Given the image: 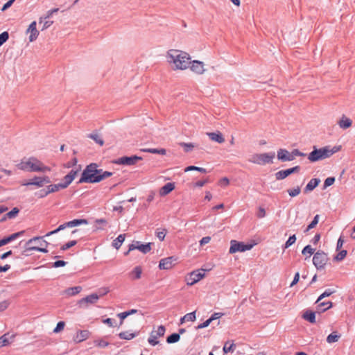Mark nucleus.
I'll list each match as a JSON object with an SVG mask.
<instances>
[{
    "label": "nucleus",
    "mask_w": 355,
    "mask_h": 355,
    "mask_svg": "<svg viewBox=\"0 0 355 355\" xmlns=\"http://www.w3.org/2000/svg\"><path fill=\"white\" fill-rule=\"evenodd\" d=\"M112 175V173L98 168L96 163H91L83 170L78 184L98 183Z\"/></svg>",
    "instance_id": "1"
},
{
    "label": "nucleus",
    "mask_w": 355,
    "mask_h": 355,
    "mask_svg": "<svg viewBox=\"0 0 355 355\" xmlns=\"http://www.w3.org/2000/svg\"><path fill=\"white\" fill-rule=\"evenodd\" d=\"M168 61L175 64V69L184 70L188 68L191 62L189 55L182 51L171 49L167 53Z\"/></svg>",
    "instance_id": "2"
},
{
    "label": "nucleus",
    "mask_w": 355,
    "mask_h": 355,
    "mask_svg": "<svg viewBox=\"0 0 355 355\" xmlns=\"http://www.w3.org/2000/svg\"><path fill=\"white\" fill-rule=\"evenodd\" d=\"M18 168L26 171H44L46 167L44 166L42 162L30 158L26 161H21L17 164Z\"/></svg>",
    "instance_id": "3"
},
{
    "label": "nucleus",
    "mask_w": 355,
    "mask_h": 355,
    "mask_svg": "<svg viewBox=\"0 0 355 355\" xmlns=\"http://www.w3.org/2000/svg\"><path fill=\"white\" fill-rule=\"evenodd\" d=\"M341 146H326L320 148L313 146V150L308 153V155H332L338 152Z\"/></svg>",
    "instance_id": "4"
},
{
    "label": "nucleus",
    "mask_w": 355,
    "mask_h": 355,
    "mask_svg": "<svg viewBox=\"0 0 355 355\" xmlns=\"http://www.w3.org/2000/svg\"><path fill=\"white\" fill-rule=\"evenodd\" d=\"M328 260L327 254L321 250L316 252L313 257V263L318 270L323 269Z\"/></svg>",
    "instance_id": "5"
},
{
    "label": "nucleus",
    "mask_w": 355,
    "mask_h": 355,
    "mask_svg": "<svg viewBox=\"0 0 355 355\" xmlns=\"http://www.w3.org/2000/svg\"><path fill=\"white\" fill-rule=\"evenodd\" d=\"M252 247L253 245L252 244H245L243 242L232 240L230 242L229 252L230 254H234L238 252H243L251 250Z\"/></svg>",
    "instance_id": "6"
},
{
    "label": "nucleus",
    "mask_w": 355,
    "mask_h": 355,
    "mask_svg": "<svg viewBox=\"0 0 355 355\" xmlns=\"http://www.w3.org/2000/svg\"><path fill=\"white\" fill-rule=\"evenodd\" d=\"M205 271L204 269H200L190 272L189 277L186 278L187 284L192 286L199 282L204 277Z\"/></svg>",
    "instance_id": "7"
},
{
    "label": "nucleus",
    "mask_w": 355,
    "mask_h": 355,
    "mask_svg": "<svg viewBox=\"0 0 355 355\" xmlns=\"http://www.w3.org/2000/svg\"><path fill=\"white\" fill-rule=\"evenodd\" d=\"M165 327L163 325H160L158 327L157 331H153L150 333V337L148 339V342L152 346H155L159 343L157 338L159 337H162L165 334Z\"/></svg>",
    "instance_id": "8"
},
{
    "label": "nucleus",
    "mask_w": 355,
    "mask_h": 355,
    "mask_svg": "<svg viewBox=\"0 0 355 355\" xmlns=\"http://www.w3.org/2000/svg\"><path fill=\"white\" fill-rule=\"evenodd\" d=\"M136 249L139 250L144 254H146L151 250V243L142 244L140 241H135L134 243L129 245L128 251H132Z\"/></svg>",
    "instance_id": "9"
},
{
    "label": "nucleus",
    "mask_w": 355,
    "mask_h": 355,
    "mask_svg": "<svg viewBox=\"0 0 355 355\" xmlns=\"http://www.w3.org/2000/svg\"><path fill=\"white\" fill-rule=\"evenodd\" d=\"M176 261L177 258L173 256L162 259L159 261V268L161 270H169L175 266Z\"/></svg>",
    "instance_id": "10"
},
{
    "label": "nucleus",
    "mask_w": 355,
    "mask_h": 355,
    "mask_svg": "<svg viewBox=\"0 0 355 355\" xmlns=\"http://www.w3.org/2000/svg\"><path fill=\"white\" fill-rule=\"evenodd\" d=\"M50 179L48 177H34L28 182L24 183L23 185L28 186V185H35L37 187H42L44 184H49L50 182Z\"/></svg>",
    "instance_id": "11"
},
{
    "label": "nucleus",
    "mask_w": 355,
    "mask_h": 355,
    "mask_svg": "<svg viewBox=\"0 0 355 355\" xmlns=\"http://www.w3.org/2000/svg\"><path fill=\"white\" fill-rule=\"evenodd\" d=\"M143 157H121V158L113 161L117 164L131 166L135 164L138 161L141 160Z\"/></svg>",
    "instance_id": "12"
},
{
    "label": "nucleus",
    "mask_w": 355,
    "mask_h": 355,
    "mask_svg": "<svg viewBox=\"0 0 355 355\" xmlns=\"http://www.w3.org/2000/svg\"><path fill=\"white\" fill-rule=\"evenodd\" d=\"M300 170V166H296L295 167L288 168L286 170H282L275 173V178L277 180H283L290 175L291 174L298 172Z\"/></svg>",
    "instance_id": "13"
},
{
    "label": "nucleus",
    "mask_w": 355,
    "mask_h": 355,
    "mask_svg": "<svg viewBox=\"0 0 355 355\" xmlns=\"http://www.w3.org/2000/svg\"><path fill=\"white\" fill-rule=\"evenodd\" d=\"M98 299L99 295L98 294L92 293L91 295L86 296L85 297L80 299L78 302V304L80 306L83 305H87L88 304H94L97 302Z\"/></svg>",
    "instance_id": "14"
},
{
    "label": "nucleus",
    "mask_w": 355,
    "mask_h": 355,
    "mask_svg": "<svg viewBox=\"0 0 355 355\" xmlns=\"http://www.w3.org/2000/svg\"><path fill=\"white\" fill-rule=\"evenodd\" d=\"M191 65L190 66L191 70L197 73V74H202L205 72L204 69V63L199 60H193L190 63Z\"/></svg>",
    "instance_id": "15"
},
{
    "label": "nucleus",
    "mask_w": 355,
    "mask_h": 355,
    "mask_svg": "<svg viewBox=\"0 0 355 355\" xmlns=\"http://www.w3.org/2000/svg\"><path fill=\"white\" fill-rule=\"evenodd\" d=\"M89 331L88 330H79L73 336V340L75 343H79L87 340L89 336Z\"/></svg>",
    "instance_id": "16"
},
{
    "label": "nucleus",
    "mask_w": 355,
    "mask_h": 355,
    "mask_svg": "<svg viewBox=\"0 0 355 355\" xmlns=\"http://www.w3.org/2000/svg\"><path fill=\"white\" fill-rule=\"evenodd\" d=\"M36 26H37L36 21H34L31 23L28 28L27 29V33H28V32L30 33V35H29V41L30 42L35 41L39 35V31L37 30Z\"/></svg>",
    "instance_id": "17"
},
{
    "label": "nucleus",
    "mask_w": 355,
    "mask_h": 355,
    "mask_svg": "<svg viewBox=\"0 0 355 355\" xmlns=\"http://www.w3.org/2000/svg\"><path fill=\"white\" fill-rule=\"evenodd\" d=\"M274 157H252L250 159V162L260 164L264 165L266 164L272 163V158Z\"/></svg>",
    "instance_id": "18"
},
{
    "label": "nucleus",
    "mask_w": 355,
    "mask_h": 355,
    "mask_svg": "<svg viewBox=\"0 0 355 355\" xmlns=\"http://www.w3.org/2000/svg\"><path fill=\"white\" fill-rule=\"evenodd\" d=\"M207 135L211 141H216L218 144H222L225 141L223 135L219 131L207 132Z\"/></svg>",
    "instance_id": "19"
},
{
    "label": "nucleus",
    "mask_w": 355,
    "mask_h": 355,
    "mask_svg": "<svg viewBox=\"0 0 355 355\" xmlns=\"http://www.w3.org/2000/svg\"><path fill=\"white\" fill-rule=\"evenodd\" d=\"M23 234H24V232L21 231V232L14 233L7 237H5V238L1 239L0 240V247L5 245L8 244V243L15 240L16 239L19 237Z\"/></svg>",
    "instance_id": "20"
},
{
    "label": "nucleus",
    "mask_w": 355,
    "mask_h": 355,
    "mask_svg": "<svg viewBox=\"0 0 355 355\" xmlns=\"http://www.w3.org/2000/svg\"><path fill=\"white\" fill-rule=\"evenodd\" d=\"M139 334V331L136 332H130L129 331H122L118 334V336L120 339L130 340L135 337H137Z\"/></svg>",
    "instance_id": "21"
},
{
    "label": "nucleus",
    "mask_w": 355,
    "mask_h": 355,
    "mask_svg": "<svg viewBox=\"0 0 355 355\" xmlns=\"http://www.w3.org/2000/svg\"><path fill=\"white\" fill-rule=\"evenodd\" d=\"M37 241H38V245H40L39 247H41V246L47 247V245H49V243L46 241L43 240L42 236H35V237H33V238L29 239L26 243V248L31 247L30 245L31 243L37 242Z\"/></svg>",
    "instance_id": "22"
},
{
    "label": "nucleus",
    "mask_w": 355,
    "mask_h": 355,
    "mask_svg": "<svg viewBox=\"0 0 355 355\" xmlns=\"http://www.w3.org/2000/svg\"><path fill=\"white\" fill-rule=\"evenodd\" d=\"M15 335H10L9 333L3 334L0 337V347H3L9 345L14 340Z\"/></svg>",
    "instance_id": "23"
},
{
    "label": "nucleus",
    "mask_w": 355,
    "mask_h": 355,
    "mask_svg": "<svg viewBox=\"0 0 355 355\" xmlns=\"http://www.w3.org/2000/svg\"><path fill=\"white\" fill-rule=\"evenodd\" d=\"M277 155H308V153L300 152L297 149H293L291 153L286 149H279Z\"/></svg>",
    "instance_id": "24"
},
{
    "label": "nucleus",
    "mask_w": 355,
    "mask_h": 355,
    "mask_svg": "<svg viewBox=\"0 0 355 355\" xmlns=\"http://www.w3.org/2000/svg\"><path fill=\"white\" fill-rule=\"evenodd\" d=\"M175 189L173 182H168L164 185L159 190V194L162 196H166L171 192Z\"/></svg>",
    "instance_id": "25"
},
{
    "label": "nucleus",
    "mask_w": 355,
    "mask_h": 355,
    "mask_svg": "<svg viewBox=\"0 0 355 355\" xmlns=\"http://www.w3.org/2000/svg\"><path fill=\"white\" fill-rule=\"evenodd\" d=\"M139 152L149 153H153V154H161L162 155L166 154V150L164 148H140Z\"/></svg>",
    "instance_id": "26"
},
{
    "label": "nucleus",
    "mask_w": 355,
    "mask_h": 355,
    "mask_svg": "<svg viewBox=\"0 0 355 355\" xmlns=\"http://www.w3.org/2000/svg\"><path fill=\"white\" fill-rule=\"evenodd\" d=\"M88 138L94 140L97 144L100 146H103L104 144V141L101 136L96 132H93L90 134H88L87 136Z\"/></svg>",
    "instance_id": "27"
},
{
    "label": "nucleus",
    "mask_w": 355,
    "mask_h": 355,
    "mask_svg": "<svg viewBox=\"0 0 355 355\" xmlns=\"http://www.w3.org/2000/svg\"><path fill=\"white\" fill-rule=\"evenodd\" d=\"M82 291V287L80 286L70 287L64 290V293L67 296H73L78 294Z\"/></svg>",
    "instance_id": "28"
},
{
    "label": "nucleus",
    "mask_w": 355,
    "mask_h": 355,
    "mask_svg": "<svg viewBox=\"0 0 355 355\" xmlns=\"http://www.w3.org/2000/svg\"><path fill=\"white\" fill-rule=\"evenodd\" d=\"M302 318L312 324L315 323V313L312 311H306L304 313Z\"/></svg>",
    "instance_id": "29"
},
{
    "label": "nucleus",
    "mask_w": 355,
    "mask_h": 355,
    "mask_svg": "<svg viewBox=\"0 0 355 355\" xmlns=\"http://www.w3.org/2000/svg\"><path fill=\"white\" fill-rule=\"evenodd\" d=\"M88 223L86 219H74L73 220L67 222L68 227H73L80 225H87Z\"/></svg>",
    "instance_id": "30"
},
{
    "label": "nucleus",
    "mask_w": 355,
    "mask_h": 355,
    "mask_svg": "<svg viewBox=\"0 0 355 355\" xmlns=\"http://www.w3.org/2000/svg\"><path fill=\"white\" fill-rule=\"evenodd\" d=\"M320 180L318 178L311 179L305 187V191H310L313 190L320 183Z\"/></svg>",
    "instance_id": "31"
},
{
    "label": "nucleus",
    "mask_w": 355,
    "mask_h": 355,
    "mask_svg": "<svg viewBox=\"0 0 355 355\" xmlns=\"http://www.w3.org/2000/svg\"><path fill=\"white\" fill-rule=\"evenodd\" d=\"M196 311H193L189 313H187L183 317L180 318V324H182L186 321H191L193 322L196 320Z\"/></svg>",
    "instance_id": "32"
},
{
    "label": "nucleus",
    "mask_w": 355,
    "mask_h": 355,
    "mask_svg": "<svg viewBox=\"0 0 355 355\" xmlns=\"http://www.w3.org/2000/svg\"><path fill=\"white\" fill-rule=\"evenodd\" d=\"M125 240V234L119 235L112 242V246L116 249H119Z\"/></svg>",
    "instance_id": "33"
},
{
    "label": "nucleus",
    "mask_w": 355,
    "mask_h": 355,
    "mask_svg": "<svg viewBox=\"0 0 355 355\" xmlns=\"http://www.w3.org/2000/svg\"><path fill=\"white\" fill-rule=\"evenodd\" d=\"M318 304V309L321 312H324L325 311L329 309L330 308L332 307V305H333L332 302L330 301L322 302H319Z\"/></svg>",
    "instance_id": "34"
},
{
    "label": "nucleus",
    "mask_w": 355,
    "mask_h": 355,
    "mask_svg": "<svg viewBox=\"0 0 355 355\" xmlns=\"http://www.w3.org/2000/svg\"><path fill=\"white\" fill-rule=\"evenodd\" d=\"M180 339L179 334L173 333L166 338V343L168 344L175 343Z\"/></svg>",
    "instance_id": "35"
},
{
    "label": "nucleus",
    "mask_w": 355,
    "mask_h": 355,
    "mask_svg": "<svg viewBox=\"0 0 355 355\" xmlns=\"http://www.w3.org/2000/svg\"><path fill=\"white\" fill-rule=\"evenodd\" d=\"M60 189H63L62 186L60 183L55 184H50L47 186L46 190L47 193L49 194L51 193L56 192L59 191Z\"/></svg>",
    "instance_id": "36"
},
{
    "label": "nucleus",
    "mask_w": 355,
    "mask_h": 355,
    "mask_svg": "<svg viewBox=\"0 0 355 355\" xmlns=\"http://www.w3.org/2000/svg\"><path fill=\"white\" fill-rule=\"evenodd\" d=\"M338 124L340 128L343 129H347L352 125V120L348 118H342L338 122Z\"/></svg>",
    "instance_id": "37"
},
{
    "label": "nucleus",
    "mask_w": 355,
    "mask_h": 355,
    "mask_svg": "<svg viewBox=\"0 0 355 355\" xmlns=\"http://www.w3.org/2000/svg\"><path fill=\"white\" fill-rule=\"evenodd\" d=\"M336 292L335 290L334 289H331V288H328V289H326L318 298V300H316L315 303H318L319 302H320L323 298L324 297H329L331 295H332L333 293H334Z\"/></svg>",
    "instance_id": "38"
},
{
    "label": "nucleus",
    "mask_w": 355,
    "mask_h": 355,
    "mask_svg": "<svg viewBox=\"0 0 355 355\" xmlns=\"http://www.w3.org/2000/svg\"><path fill=\"white\" fill-rule=\"evenodd\" d=\"M340 337V335L337 334L336 332H333L327 337V342L328 343H336Z\"/></svg>",
    "instance_id": "39"
},
{
    "label": "nucleus",
    "mask_w": 355,
    "mask_h": 355,
    "mask_svg": "<svg viewBox=\"0 0 355 355\" xmlns=\"http://www.w3.org/2000/svg\"><path fill=\"white\" fill-rule=\"evenodd\" d=\"M166 234V230L164 228L157 229V230L155 232L156 236L161 241H164Z\"/></svg>",
    "instance_id": "40"
},
{
    "label": "nucleus",
    "mask_w": 355,
    "mask_h": 355,
    "mask_svg": "<svg viewBox=\"0 0 355 355\" xmlns=\"http://www.w3.org/2000/svg\"><path fill=\"white\" fill-rule=\"evenodd\" d=\"M27 251H37L43 253H47L48 250L46 249V247L45 246H33V247H27L26 248Z\"/></svg>",
    "instance_id": "41"
},
{
    "label": "nucleus",
    "mask_w": 355,
    "mask_h": 355,
    "mask_svg": "<svg viewBox=\"0 0 355 355\" xmlns=\"http://www.w3.org/2000/svg\"><path fill=\"white\" fill-rule=\"evenodd\" d=\"M314 251L315 249L312 248L310 245H307L302 250V254L303 255L308 254V257H310L313 254H315Z\"/></svg>",
    "instance_id": "42"
},
{
    "label": "nucleus",
    "mask_w": 355,
    "mask_h": 355,
    "mask_svg": "<svg viewBox=\"0 0 355 355\" xmlns=\"http://www.w3.org/2000/svg\"><path fill=\"white\" fill-rule=\"evenodd\" d=\"M73 180V179L69 174H67L64 177V182H60V184H62V188L65 189L72 182Z\"/></svg>",
    "instance_id": "43"
},
{
    "label": "nucleus",
    "mask_w": 355,
    "mask_h": 355,
    "mask_svg": "<svg viewBox=\"0 0 355 355\" xmlns=\"http://www.w3.org/2000/svg\"><path fill=\"white\" fill-rule=\"evenodd\" d=\"M296 241V236L295 234H293L292 236H290L288 239L286 241V243L284 245V249H286L291 246Z\"/></svg>",
    "instance_id": "44"
},
{
    "label": "nucleus",
    "mask_w": 355,
    "mask_h": 355,
    "mask_svg": "<svg viewBox=\"0 0 355 355\" xmlns=\"http://www.w3.org/2000/svg\"><path fill=\"white\" fill-rule=\"evenodd\" d=\"M80 171V166H76L73 168L69 173H68L73 180L76 178L77 175L79 173Z\"/></svg>",
    "instance_id": "45"
},
{
    "label": "nucleus",
    "mask_w": 355,
    "mask_h": 355,
    "mask_svg": "<svg viewBox=\"0 0 355 355\" xmlns=\"http://www.w3.org/2000/svg\"><path fill=\"white\" fill-rule=\"evenodd\" d=\"M9 39V33L4 31L0 34V46H1Z\"/></svg>",
    "instance_id": "46"
},
{
    "label": "nucleus",
    "mask_w": 355,
    "mask_h": 355,
    "mask_svg": "<svg viewBox=\"0 0 355 355\" xmlns=\"http://www.w3.org/2000/svg\"><path fill=\"white\" fill-rule=\"evenodd\" d=\"M346 255H347V250H342L334 257V260H336L337 261H342L343 259H344V258L346 257Z\"/></svg>",
    "instance_id": "47"
},
{
    "label": "nucleus",
    "mask_w": 355,
    "mask_h": 355,
    "mask_svg": "<svg viewBox=\"0 0 355 355\" xmlns=\"http://www.w3.org/2000/svg\"><path fill=\"white\" fill-rule=\"evenodd\" d=\"M288 193L291 197H295L300 193V188L299 187H297L295 188L288 189Z\"/></svg>",
    "instance_id": "48"
},
{
    "label": "nucleus",
    "mask_w": 355,
    "mask_h": 355,
    "mask_svg": "<svg viewBox=\"0 0 355 355\" xmlns=\"http://www.w3.org/2000/svg\"><path fill=\"white\" fill-rule=\"evenodd\" d=\"M180 145L184 148L185 153H189L194 148V145L192 143H181Z\"/></svg>",
    "instance_id": "49"
},
{
    "label": "nucleus",
    "mask_w": 355,
    "mask_h": 355,
    "mask_svg": "<svg viewBox=\"0 0 355 355\" xmlns=\"http://www.w3.org/2000/svg\"><path fill=\"white\" fill-rule=\"evenodd\" d=\"M65 326V322L64 321H60L58 322L55 328L53 329V333L58 334L61 331Z\"/></svg>",
    "instance_id": "50"
},
{
    "label": "nucleus",
    "mask_w": 355,
    "mask_h": 355,
    "mask_svg": "<svg viewBox=\"0 0 355 355\" xmlns=\"http://www.w3.org/2000/svg\"><path fill=\"white\" fill-rule=\"evenodd\" d=\"M76 243H77V241L75 240L69 241L68 243H65L64 245H63L61 247V250H62V251L67 250V249L74 246Z\"/></svg>",
    "instance_id": "51"
},
{
    "label": "nucleus",
    "mask_w": 355,
    "mask_h": 355,
    "mask_svg": "<svg viewBox=\"0 0 355 355\" xmlns=\"http://www.w3.org/2000/svg\"><path fill=\"white\" fill-rule=\"evenodd\" d=\"M19 211V210L18 208L14 207L11 211H10L9 212H8L6 214V216L9 218H13L17 215Z\"/></svg>",
    "instance_id": "52"
},
{
    "label": "nucleus",
    "mask_w": 355,
    "mask_h": 355,
    "mask_svg": "<svg viewBox=\"0 0 355 355\" xmlns=\"http://www.w3.org/2000/svg\"><path fill=\"white\" fill-rule=\"evenodd\" d=\"M335 182V178L334 177H329L327 178L324 182V188H327L328 187H330Z\"/></svg>",
    "instance_id": "53"
},
{
    "label": "nucleus",
    "mask_w": 355,
    "mask_h": 355,
    "mask_svg": "<svg viewBox=\"0 0 355 355\" xmlns=\"http://www.w3.org/2000/svg\"><path fill=\"white\" fill-rule=\"evenodd\" d=\"M132 274L135 275L134 278L138 279L141 277V269L140 267L137 266L134 268Z\"/></svg>",
    "instance_id": "54"
},
{
    "label": "nucleus",
    "mask_w": 355,
    "mask_h": 355,
    "mask_svg": "<svg viewBox=\"0 0 355 355\" xmlns=\"http://www.w3.org/2000/svg\"><path fill=\"white\" fill-rule=\"evenodd\" d=\"M96 345L100 347H105L109 345V343L104 340H97L94 341Z\"/></svg>",
    "instance_id": "55"
},
{
    "label": "nucleus",
    "mask_w": 355,
    "mask_h": 355,
    "mask_svg": "<svg viewBox=\"0 0 355 355\" xmlns=\"http://www.w3.org/2000/svg\"><path fill=\"white\" fill-rule=\"evenodd\" d=\"M116 315L120 319L119 326H121L123 324V320L128 317V313H126L125 311H124L118 313Z\"/></svg>",
    "instance_id": "56"
},
{
    "label": "nucleus",
    "mask_w": 355,
    "mask_h": 355,
    "mask_svg": "<svg viewBox=\"0 0 355 355\" xmlns=\"http://www.w3.org/2000/svg\"><path fill=\"white\" fill-rule=\"evenodd\" d=\"M67 262L63 260H58L53 263V267L59 268L66 266Z\"/></svg>",
    "instance_id": "57"
},
{
    "label": "nucleus",
    "mask_w": 355,
    "mask_h": 355,
    "mask_svg": "<svg viewBox=\"0 0 355 355\" xmlns=\"http://www.w3.org/2000/svg\"><path fill=\"white\" fill-rule=\"evenodd\" d=\"M257 216L259 218H264L266 216V211H265V209L260 207L258 209V211L257 213Z\"/></svg>",
    "instance_id": "58"
},
{
    "label": "nucleus",
    "mask_w": 355,
    "mask_h": 355,
    "mask_svg": "<svg viewBox=\"0 0 355 355\" xmlns=\"http://www.w3.org/2000/svg\"><path fill=\"white\" fill-rule=\"evenodd\" d=\"M10 302L8 300H4L0 302V312L6 310L9 306Z\"/></svg>",
    "instance_id": "59"
},
{
    "label": "nucleus",
    "mask_w": 355,
    "mask_h": 355,
    "mask_svg": "<svg viewBox=\"0 0 355 355\" xmlns=\"http://www.w3.org/2000/svg\"><path fill=\"white\" fill-rule=\"evenodd\" d=\"M319 215H315L313 218V220L311 221V223L309 225V228H313L315 227V225L318 223L319 221Z\"/></svg>",
    "instance_id": "60"
},
{
    "label": "nucleus",
    "mask_w": 355,
    "mask_h": 355,
    "mask_svg": "<svg viewBox=\"0 0 355 355\" xmlns=\"http://www.w3.org/2000/svg\"><path fill=\"white\" fill-rule=\"evenodd\" d=\"M211 322V321L209 318L207 320H205L204 322L198 324L196 328L198 329H203V328L207 327L210 324Z\"/></svg>",
    "instance_id": "61"
},
{
    "label": "nucleus",
    "mask_w": 355,
    "mask_h": 355,
    "mask_svg": "<svg viewBox=\"0 0 355 355\" xmlns=\"http://www.w3.org/2000/svg\"><path fill=\"white\" fill-rule=\"evenodd\" d=\"M15 1V0H9L3 6V7L1 8V10L2 11H5L7 9H8L12 4Z\"/></svg>",
    "instance_id": "62"
},
{
    "label": "nucleus",
    "mask_w": 355,
    "mask_h": 355,
    "mask_svg": "<svg viewBox=\"0 0 355 355\" xmlns=\"http://www.w3.org/2000/svg\"><path fill=\"white\" fill-rule=\"evenodd\" d=\"M36 195L37 196L38 198H42L46 197L47 195H49V193H47V190L46 189H42V190L39 191L36 193Z\"/></svg>",
    "instance_id": "63"
},
{
    "label": "nucleus",
    "mask_w": 355,
    "mask_h": 355,
    "mask_svg": "<svg viewBox=\"0 0 355 355\" xmlns=\"http://www.w3.org/2000/svg\"><path fill=\"white\" fill-rule=\"evenodd\" d=\"M110 292V289L109 288L107 287H103V288H101V289H99L98 291V293H99V297L101 296H103L105 295H106L107 293Z\"/></svg>",
    "instance_id": "64"
}]
</instances>
